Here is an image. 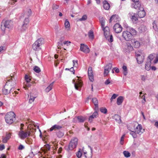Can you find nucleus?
<instances>
[{"mask_svg": "<svg viewBox=\"0 0 158 158\" xmlns=\"http://www.w3.org/2000/svg\"><path fill=\"white\" fill-rule=\"evenodd\" d=\"M100 110L101 112L104 114H106L107 113V110L105 107H101L100 108Z\"/></svg>", "mask_w": 158, "mask_h": 158, "instance_id": "e433bc0d", "label": "nucleus"}, {"mask_svg": "<svg viewBox=\"0 0 158 158\" xmlns=\"http://www.w3.org/2000/svg\"><path fill=\"white\" fill-rule=\"evenodd\" d=\"M5 118L6 122L8 124L13 123L15 119V114L13 112L7 113L6 115Z\"/></svg>", "mask_w": 158, "mask_h": 158, "instance_id": "f03ea898", "label": "nucleus"}, {"mask_svg": "<svg viewBox=\"0 0 158 158\" xmlns=\"http://www.w3.org/2000/svg\"><path fill=\"white\" fill-rule=\"evenodd\" d=\"M98 111L95 110L93 114L89 117L88 120L90 123H92L94 118H96L98 116Z\"/></svg>", "mask_w": 158, "mask_h": 158, "instance_id": "dca6fc26", "label": "nucleus"}, {"mask_svg": "<svg viewBox=\"0 0 158 158\" xmlns=\"http://www.w3.org/2000/svg\"><path fill=\"white\" fill-rule=\"evenodd\" d=\"M30 134V131H24L23 130H20L18 133V135L21 139H23L28 137H29Z\"/></svg>", "mask_w": 158, "mask_h": 158, "instance_id": "0eeeda50", "label": "nucleus"}, {"mask_svg": "<svg viewBox=\"0 0 158 158\" xmlns=\"http://www.w3.org/2000/svg\"><path fill=\"white\" fill-rule=\"evenodd\" d=\"M23 13L24 14V15H25L28 17H29L31 15L32 12L30 8H26L25 10H23Z\"/></svg>", "mask_w": 158, "mask_h": 158, "instance_id": "412c9836", "label": "nucleus"}, {"mask_svg": "<svg viewBox=\"0 0 158 158\" xmlns=\"http://www.w3.org/2000/svg\"><path fill=\"white\" fill-rule=\"evenodd\" d=\"M124 100L123 97L122 96H119L117 99V103L118 105H120L122 104Z\"/></svg>", "mask_w": 158, "mask_h": 158, "instance_id": "b1692460", "label": "nucleus"}, {"mask_svg": "<svg viewBox=\"0 0 158 158\" xmlns=\"http://www.w3.org/2000/svg\"><path fill=\"white\" fill-rule=\"evenodd\" d=\"M114 29L116 33H118L122 31V27L119 23H117L114 25Z\"/></svg>", "mask_w": 158, "mask_h": 158, "instance_id": "4468645a", "label": "nucleus"}, {"mask_svg": "<svg viewBox=\"0 0 158 158\" xmlns=\"http://www.w3.org/2000/svg\"><path fill=\"white\" fill-rule=\"evenodd\" d=\"M122 36L127 41L131 40L133 37L132 34L128 30L125 31L123 32Z\"/></svg>", "mask_w": 158, "mask_h": 158, "instance_id": "6e6552de", "label": "nucleus"}, {"mask_svg": "<svg viewBox=\"0 0 158 158\" xmlns=\"http://www.w3.org/2000/svg\"><path fill=\"white\" fill-rule=\"evenodd\" d=\"M118 95H117L115 94H113L111 97V99H115L116 98V97L118 96Z\"/></svg>", "mask_w": 158, "mask_h": 158, "instance_id": "69168bd1", "label": "nucleus"}, {"mask_svg": "<svg viewBox=\"0 0 158 158\" xmlns=\"http://www.w3.org/2000/svg\"><path fill=\"white\" fill-rule=\"evenodd\" d=\"M10 136L11 134L10 133H8L6 135V137L7 138V139H9L10 138Z\"/></svg>", "mask_w": 158, "mask_h": 158, "instance_id": "0e129e2a", "label": "nucleus"}, {"mask_svg": "<svg viewBox=\"0 0 158 158\" xmlns=\"http://www.w3.org/2000/svg\"><path fill=\"white\" fill-rule=\"evenodd\" d=\"M142 129V127L141 125L139 124L135 129V132L137 134H139L140 132H141V130Z\"/></svg>", "mask_w": 158, "mask_h": 158, "instance_id": "a878e982", "label": "nucleus"}, {"mask_svg": "<svg viewBox=\"0 0 158 158\" xmlns=\"http://www.w3.org/2000/svg\"><path fill=\"white\" fill-rule=\"evenodd\" d=\"M44 43V40L42 38L38 39L32 45V48L34 50L38 51L40 49V46Z\"/></svg>", "mask_w": 158, "mask_h": 158, "instance_id": "423d86ee", "label": "nucleus"}, {"mask_svg": "<svg viewBox=\"0 0 158 158\" xmlns=\"http://www.w3.org/2000/svg\"><path fill=\"white\" fill-rule=\"evenodd\" d=\"M103 7L106 10H108L110 7V5L107 1L105 0L103 2Z\"/></svg>", "mask_w": 158, "mask_h": 158, "instance_id": "4be33fe9", "label": "nucleus"}, {"mask_svg": "<svg viewBox=\"0 0 158 158\" xmlns=\"http://www.w3.org/2000/svg\"><path fill=\"white\" fill-rule=\"evenodd\" d=\"M139 11L138 12V15L139 18H143L146 15V12L144 10L143 7H141L140 9L139 10Z\"/></svg>", "mask_w": 158, "mask_h": 158, "instance_id": "f3484780", "label": "nucleus"}, {"mask_svg": "<svg viewBox=\"0 0 158 158\" xmlns=\"http://www.w3.org/2000/svg\"><path fill=\"white\" fill-rule=\"evenodd\" d=\"M92 101L95 106L94 110H98V101L97 98H93Z\"/></svg>", "mask_w": 158, "mask_h": 158, "instance_id": "aec40b11", "label": "nucleus"}, {"mask_svg": "<svg viewBox=\"0 0 158 158\" xmlns=\"http://www.w3.org/2000/svg\"><path fill=\"white\" fill-rule=\"evenodd\" d=\"M24 148V147L22 144H20L19 146L18 149L19 150H21Z\"/></svg>", "mask_w": 158, "mask_h": 158, "instance_id": "6e6d98bb", "label": "nucleus"}, {"mask_svg": "<svg viewBox=\"0 0 158 158\" xmlns=\"http://www.w3.org/2000/svg\"><path fill=\"white\" fill-rule=\"evenodd\" d=\"M33 151H31V152L29 154V156L30 157L32 158L35 156V154H37L39 153H41L39 151H37L35 152V149H33Z\"/></svg>", "mask_w": 158, "mask_h": 158, "instance_id": "c756f323", "label": "nucleus"}, {"mask_svg": "<svg viewBox=\"0 0 158 158\" xmlns=\"http://www.w3.org/2000/svg\"><path fill=\"white\" fill-rule=\"evenodd\" d=\"M113 69H114L115 72L117 73H118L119 72V69L115 67Z\"/></svg>", "mask_w": 158, "mask_h": 158, "instance_id": "774afa93", "label": "nucleus"}, {"mask_svg": "<svg viewBox=\"0 0 158 158\" xmlns=\"http://www.w3.org/2000/svg\"><path fill=\"white\" fill-rule=\"evenodd\" d=\"M86 119V116H83L81 115L76 116L73 118V123H83L85 122Z\"/></svg>", "mask_w": 158, "mask_h": 158, "instance_id": "1a4fd4ad", "label": "nucleus"}, {"mask_svg": "<svg viewBox=\"0 0 158 158\" xmlns=\"http://www.w3.org/2000/svg\"><path fill=\"white\" fill-rule=\"evenodd\" d=\"M65 27L67 28H70V25L69 23V22L68 20L67 19H66L65 20V23H64Z\"/></svg>", "mask_w": 158, "mask_h": 158, "instance_id": "c9c22d12", "label": "nucleus"}, {"mask_svg": "<svg viewBox=\"0 0 158 158\" xmlns=\"http://www.w3.org/2000/svg\"><path fill=\"white\" fill-rule=\"evenodd\" d=\"M131 7L135 9L139 10L141 7H143L140 2L138 1L131 4Z\"/></svg>", "mask_w": 158, "mask_h": 158, "instance_id": "9b49d317", "label": "nucleus"}, {"mask_svg": "<svg viewBox=\"0 0 158 158\" xmlns=\"http://www.w3.org/2000/svg\"><path fill=\"white\" fill-rule=\"evenodd\" d=\"M62 127V126L56 124L52 126L47 131H54L57 136L58 138H60L62 137L64 134L63 131L61 130Z\"/></svg>", "mask_w": 158, "mask_h": 158, "instance_id": "f257e3e1", "label": "nucleus"}, {"mask_svg": "<svg viewBox=\"0 0 158 158\" xmlns=\"http://www.w3.org/2000/svg\"><path fill=\"white\" fill-rule=\"evenodd\" d=\"M71 43V42L69 41H64L63 42V44H66L67 46H68L70 45V44Z\"/></svg>", "mask_w": 158, "mask_h": 158, "instance_id": "864d4df0", "label": "nucleus"}, {"mask_svg": "<svg viewBox=\"0 0 158 158\" xmlns=\"http://www.w3.org/2000/svg\"><path fill=\"white\" fill-rule=\"evenodd\" d=\"M137 134V133L135 132V131L134 132L133 131H131V132L130 133V134L134 138H137V135H136Z\"/></svg>", "mask_w": 158, "mask_h": 158, "instance_id": "79ce46f5", "label": "nucleus"}, {"mask_svg": "<svg viewBox=\"0 0 158 158\" xmlns=\"http://www.w3.org/2000/svg\"><path fill=\"white\" fill-rule=\"evenodd\" d=\"M100 22L102 28L105 27H104L105 25V21L103 18H102L101 20H100Z\"/></svg>", "mask_w": 158, "mask_h": 158, "instance_id": "4c0bfd02", "label": "nucleus"}, {"mask_svg": "<svg viewBox=\"0 0 158 158\" xmlns=\"http://www.w3.org/2000/svg\"><path fill=\"white\" fill-rule=\"evenodd\" d=\"M45 149L46 150V151H48L50 150V146L49 144H47L45 145Z\"/></svg>", "mask_w": 158, "mask_h": 158, "instance_id": "8fccbe9b", "label": "nucleus"}, {"mask_svg": "<svg viewBox=\"0 0 158 158\" xmlns=\"http://www.w3.org/2000/svg\"><path fill=\"white\" fill-rule=\"evenodd\" d=\"M123 70V73L125 76H126L127 73V69L126 66L123 65L122 67Z\"/></svg>", "mask_w": 158, "mask_h": 158, "instance_id": "72a5a7b5", "label": "nucleus"}, {"mask_svg": "<svg viewBox=\"0 0 158 158\" xmlns=\"http://www.w3.org/2000/svg\"><path fill=\"white\" fill-rule=\"evenodd\" d=\"M131 42L133 43H134V47L135 48H138L140 46V42L134 39L132 40Z\"/></svg>", "mask_w": 158, "mask_h": 158, "instance_id": "5701e85b", "label": "nucleus"}, {"mask_svg": "<svg viewBox=\"0 0 158 158\" xmlns=\"http://www.w3.org/2000/svg\"><path fill=\"white\" fill-rule=\"evenodd\" d=\"M70 71L73 73V74H75V70L73 67H72L69 69Z\"/></svg>", "mask_w": 158, "mask_h": 158, "instance_id": "bf43d9fd", "label": "nucleus"}, {"mask_svg": "<svg viewBox=\"0 0 158 158\" xmlns=\"http://www.w3.org/2000/svg\"><path fill=\"white\" fill-rule=\"evenodd\" d=\"M135 56L137 63L139 64H142L144 59V53L142 50H139L135 52Z\"/></svg>", "mask_w": 158, "mask_h": 158, "instance_id": "20e7f679", "label": "nucleus"}, {"mask_svg": "<svg viewBox=\"0 0 158 158\" xmlns=\"http://www.w3.org/2000/svg\"><path fill=\"white\" fill-rule=\"evenodd\" d=\"M8 140L9 139H7V138L6 137H5L3 139L2 142L4 143H6L7 142Z\"/></svg>", "mask_w": 158, "mask_h": 158, "instance_id": "052dcab7", "label": "nucleus"}, {"mask_svg": "<svg viewBox=\"0 0 158 158\" xmlns=\"http://www.w3.org/2000/svg\"><path fill=\"white\" fill-rule=\"evenodd\" d=\"M154 56L152 54H150L148 57V59L149 60V61L152 62V61L153 59Z\"/></svg>", "mask_w": 158, "mask_h": 158, "instance_id": "a18cd8bd", "label": "nucleus"}, {"mask_svg": "<svg viewBox=\"0 0 158 158\" xmlns=\"http://www.w3.org/2000/svg\"><path fill=\"white\" fill-rule=\"evenodd\" d=\"M4 26L5 28L8 29H11L13 27L12 22L10 20L6 21L4 24Z\"/></svg>", "mask_w": 158, "mask_h": 158, "instance_id": "6ab92c4d", "label": "nucleus"}, {"mask_svg": "<svg viewBox=\"0 0 158 158\" xmlns=\"http://www.w3.org/2000/svg\"><path fill=\"white\" fill-rule=\"evenodd\" d=\"M80 50L85 53H88L89 52V49L87 45L84 44H81Z\"/></svg>", "mask_w": 158, "mask_h": 158, "instance_id": "f8f14e48", "label": "nucleus"}, {"mask_svg": "<svg viewBox=\"0 0 158 158\" xmlns=\"http://www.w3.org/2000/svg\"><path fill=\"white\" fill-rule=\"evenodd\" d=\"M36 97H33L30 95V98L29 99V102L30 103H32Z\"/></svg>", "mask_w": 158, "mask_h": 158, "instance_id": "a19ab883", "label": "nucleus"}, {"mask_svg": "<svg viewBox=\"0 0 158 158\" xmlns=\"http://www.w3.org/2000/svg\"><path fill=\"white\" fill-rule=\"evenodd\" d=\"M82 85V83L81 81H78L77 83H74V87L76 89L80 90L79 88H81Z\"/></svg>", "mask_w": 158, "mask_h": 158, "instance_id": "393cba45", "label": "nucleus"}, {"mask_svg": "<svg viewBox=\"0 0 158 158\" xmlns=\"http://www.w3.org/2000/svg\"><path fill=\"white\" fill-rule=\"evenodd\" d=\"M25 79L27 83H28L29 82H30L31 79L29 78V77L27 75H25Z\"/></svg>", "mask_w": 158, "mask_h": 158, "instance_id": "c03bdc74", "label": "nucleus"}, {"mask_svg": "<svg viewBox=\"0 0 158 158\" xmlns=\"http://www.w3.org/2000/svg\"><path fill=\"white\" fill-rule=\"evenodd\" d=\"M110 80L109 79H108L105 81V84L106 85H108L110 84Z\"/></svg>", "mask_w": 158, "mask_h": 158, "instance_id": "680f3d73", "label": "nucleus"}, {"mask_svg": "<svg viewBox=\"0 0 158 158\" xmlns=\"http://www.w3.org/2000/svg\"><path fill=\"white\" fill-rule=\"evenodd\" d=\"M77 62H78L77 60H73V66H74L75 67H77L78 66V65Z\"/></svg>", "mask_w": 158, "mask_h": 158, "instance_id": "3c124183", "label": "nucleus"}, {"mask_svg": "<svg viewBox=\"0 0 158 158\" xmlns=\"http://www.w3.org/2000/svg\"><path fill=\"white\" fill-rule=\"evenodd\" d=\"M127 48L129 51H131L133 50V47L130 44H129V45H128Z\"/></svg>", "mask_w": 158, "mask_h": 158, "instance_id": "603ef678", "label": "nucleus"}, {"mask_svg": "<svg viewBox=\"0 0 158 158\" xmlns=\"http://www.w3.org/2000/svg\"><path fill=\"white\" fill-rule=\"evenodd\" d=\"M33 70L35 72L37 73H40L41 71V70L40 68L36 66H35L34 67Z\"/></svg>", "mask_w": 158, "mask_h": 158, "instance_id": "f704fd0d", "label": "nucleus"}, {"mask_svg": "<svg viewBox=\"0 0 158 158\" xmlns=\"http://www.w3.org/2000/svg\"><path fill=\"white\" fill-rule=\"evenodd\" d=\"M124 135H123L120 139V143L121 144L123 145L124 143Z\"/></svg>", "mask_w": 158, "mask_h": 158, "instance_id": "09e8293b", "label": "nucleus"}, {"mask_svg": "<svg viewBox=\"0 0 158 158\" xmlns=\"http://www.w3.org/2000/svg\"><path fill=\"white\" fill-rule=\"evenodd\" d=\"M118 16L116 15H112L110 18L109 20V22L110 23L111 21L113 20H116L118 18Z\"/></svg>", "mask_w": 158, "mask_h": 158, "instance_id": "2f4dec72", "label": "nucleus"}, {"mask_svg": "<svg viewBox=\"0 0 158 158\" xmlns=\"http://www.w3.org/2000/svg\"><path fill=\"white\" fill-rule=\"evenodd\" d=\"M80 150L81 149H80L79 151L76 153V156L78 158H80L82 156V152Z\"/></svg>", "mask_w": 158, "mask_h": 158, "instance_id": "ea45409f", "label": "nucleus"}, {"mask_svg": "<svg viewBox=\"0 0 158 158\" xmlns=\"http://www.w3.org/2000/svg\"><path fill=\"white\" fill-rule=\"evenodd\" d=\"M158 62V56L156 57L154 61V63H156Z\"/></svg>", "mask_w": 158, "mask_h": 158, "instance_id": "338daca9", "label": "nucleus"}, {"mask_svg": "<svg viewBox=\"0 0 158 158\" xmlns=\"http://www.w3.org/2000/svg\"><path fill=\"white\" fill-rule=\"evenodd\" d=\"M78 139L76 138L72 139L70 142L68 146L65 147V149L68 151L72 150L76 147L78 143Z\"/></svg>", "mask_w": 158, "mask_h": 158, "instance_id": "7ed1b4c3", "label": "nucleus"}, {"mask_svg": "<svg viewBox=\"0 0 158 158\" xmlns=\"http://www.w3.org/2000/svg\"><path fill=\"white\" fill-rule=\"evenodd\" d=\"M88 75L90 81L91 82L94 81V75L92 69V68L89 66L88 69Z\"/></svg>", "mask_w": 158, "mask_h": 158, "instance_id": "2eb2a0df", "label": "nucleus"}, {"mask_svg": "<svg viewBox=\"0 0 158 158\" xmlns=\"http://www.w3.org/2000/svg\"><path fill=\"white\" fill-rule=\"evenodd\" d=\"M124 156L126 157H128L130 156L131 154L130 152L127 151H124L123 152Z\"/></svg>", "mask_w": 158, "mask_h": 158, "instance_id": "58836bf2", "label": "nucleus"}, {"mask_svg": "<svg viewBox=\"0 0 158 158\" xmlns=\"http://www.w3.org/2000/svg\"><path fill=\"white\" fill-rule=\"evenodd\" d=\"M112 67V64L110 63L107 64L105 66L104 72V76H106L108 74L110 71Z\"/></svg>", "mask_w": 158, "mask_h": 158, "instance_id": "ddd939ff", "label": "nucleus"}, {"mask_svg": "<svg viewBox=\"0 0 158 158\" xmlns=\"http://www.w3.org/2000/svg\"><path fill=\"white\" fill-rule=\"evenodd\" d=\"M128 31L129 32H130V33L132 34V36L134 35H135L136 34L137 32L136 31L132 28L130 27L129 28V29H128Z\"/></svg>", "mask_w": 158, "mask_h": 158, "instance_id": "cd10ccee", "label": "nucleus"}, {"mask_svg": "<svg viewBox=\"0 0 158 158\" xmlns=\"http://www.w3.org/2000/svg\"><path fill=\"white\" fill-rule=\"evenodd\" d=\"M102 30L104 31V35L106 39L110 42H112L113 41V37L112 34L110 33V29L109 27L106 26L102 28Z\"/></svg>", "mask_w": 158, "mask_h": 158, "instance_id": "39448f33", "label": "nucleus"}, {"mask_svg": "<svg viewBox=\"0 0 158 158\" xmlns=\"http://www.w3.org/2000/svg\"><path fill=\"white\" fill-rule=\"evenodd\" d=\"M12 89H10V90H9L8 89L4 87L2 89V92L3 94L5 95H7L10 93V91L12 90Z\"/></svg>", "mask_w": 158, "mask_h": 158, "instance_id": "c85d7f7f", "label": "nucleus"}, {"mask_svg": "<svg viewBox=\"0 0 158 158\" xmlns=\"http://www.w3.org/2000/svg\"><path fill=\"white\" fill-rule=\"evenodd\" d=\"M129 16L133 23H136L138 20V18L135 13L130 12L128 14Z\"/></svg>", "mask_w": 158, "mask_h": 158, "instance_id": "a211bd4d", "label": "nucleus"}, {"mask_svg": "<svg viewBox=\"0 0 158 158\" xmlns=\"http://www.w3.org/2000/svg\"><path fill=\"white\" fill-rule=\"evenodd\" d=\"M59 7V6L56 4H54L52 6V9L54 10L56 9Z\"/></svg>", "mask_w": 158, "mask_h": 158, "instance_id": "4d7b16f0", "label": "nucleus"}, {"mask_svg": "<svg viewBox=\"0 0 158 158\" xmlns=\"http://www.w3.org/2000/svg\"><path fill=\"white\" fill-rule=\"evenodd\" d=\"M153 28L156 31H157L158 30V28L156 24L155 23V22L153 23Z\"/></svg>", "mask_w": 158, "mask_h": 158, "instance_id": "de8ad7c7", "label": "nucleus"}, {"mask_svg": "<svg viewBox=\"0 0 158 158\" xmlns=\"http://www.w3.org/2000/svg\"><path fill=\"white\" fill-rule=\"evenodd\" d=\"M89 38L91 40H93L94 37V32L93 31L90 30L88 33Z\"/></svg>", "mask_w": 158, "mask_h": 158, "instance_id": "473e14b6", "label": "nucleus"}, {"mask_svg": "<svg viewBox=\"0 0 158 158\" xmlns=\"http://www.w3.org/2000/svg\"><path fill=\"white\" fill-rule=\"evenodd\" d=\"M114 118L116 121H118L120 119V117L118 114H115L114 116Z\"/></svg>", "mask_w": 158, "mask_h": 158, "instance_id": "49530a36", "label": "nucleus"}, {"mask_svg": "<svg viewBox=\"0 0 158 158\" xmlns=\"http://www.w3.org/2000/svg\"><path fill=\"white\" fill-rule=\"evenodd\" d=\"M29 22V20L28 18H25L23 22V23L22 26V31H25L27 28Z\"/></svg>", "mask_w": 158, "mask_h": 158, "instance_id": "9d476101", "label": "nucleus"}, {"mask_svg": "<svg viewBox=\"0 0 158 158\" xmlns=\"http://www.w3.org/2000/svg\"><path fill=\"white\" fill-rule=\"evenodd\" d=\"M151 62L149 61V60H148L145 64V69L147 71L150 70L151 69Z\"/></svg>", "mask_w": 158, "mask_h": 158, "instance_id": "bb28decb", "label": "nucleus"}, {"mask_svg": "<svg viewBox=\"0 0 158 158\" xmlns=\"http://www.w3.org/2000/svg\"><path fill=\"white\" fill-rule=\"evenodd\" d=\"M64 36H62V37H61L60 39V40H59V41H60V42H63V41L64 40Z\"/></svg>", "mask_w": 158, "mask_h": 158, "instance_id": "e2e57ef3", "label": "nucleus"}, {"mask_svg": "<svg viewBox=\"0 0 158 158\" xmlns=\"http://www.w3.org/2000/svg\"><path fill=\"white\" fill-rule=\"evenodd\" d=\"M87 16L86 15H84L81 18L79 19V20L80 21H85L87 19Z\"/></svg>", "mask_w": 158, "mask_h": 158, "instance_id": "37998d69", "label": "nucleus"}, {"mask_svg": "<svg viewBox=\"0 0 158 158\" xmlns=\"http://www.w3.org/2000/svg\"><path fill=\"white\" fill-rule=\"evenodd\" d=\"M54 83V82H52L45 89V91L47 92H49L52 89Z\"/></svg>", "mask_w": 158, "mask_h": 158, "instance_id": "7c9ffc66", "label": "nucleus"}, {"mask_svg": "<svg viewBox=\"0 0 158 158\" xmlns=\"http://www.w3.org/2000/svg\"><path fill=\"white\" fill-rule=\"evenodd\" d=\"M5 148V146L4 144L0 145V150L2 151Z\"/></svg>", "mask_w": 158, "mask_h": 158, "instance_id": "13d9d810", "label": "nucleus"}, {"mask_svg": "<svg viewBox=\"0 0 158 158\" xmlns=\"http://www.w3.org/2000/svg\"><path fill=\"white\" fill-rule=\"evenodd\" d=\"M58 45L57 47H58V48H60V47L62 46L63 45V43L62 42H60L59 41L58 42Z\"/></svg>", "mask_w": 158, "mask_h": 158, "instance_id": "5fc2aeb1", "label": "nucleus"}]
</instances>
